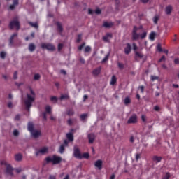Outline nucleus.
<instances>
[{
  "instance_id": "nucleus-1",
  "label": "nucleus",
  "mask_w": 179,
  "mask_h": 179,
  "mask_svg": "<svg viewBox=\"0 0 179 179\" xmlns=\"http://www.w3.org/2000/svg\"><path fill=\"white\" fill-rule=\"evenodd\" d=\"M30 94H27V99L24 101L26 106V110L30 111V107L31 104L36 100V93L33 91V89L30 88Z\"/></svg>"
},
{
  "instance_id": "nucleus-2",
  "label": "nucleus",
  "mask_w": 179,
  "mask_h": 179,
  "mask_svg": "<svg viewBox=\"0 0 179 179\" xmlns=\"http://www.w3.org/2000/svg\"><path fill=\"white\" fill-rule=\"evenodd\" d=\"M46 163H52V164H59L61 162H62V158L59 156H57L55 155H52V157H47L45 158Z\"/></svg>"
},
{
  "instance_id": "nucleus-3",
  "label": "nucleus",
  "mask_w": 179,
  "mask_h": 179,
  "mask_svg": "<svg viewBox=\"0 0 179 179\" xmlns=\"http://www.w3.org/2000/svg\"><path fill=\"white\" fill-rule=\"evenodd\" d=\"M10 30H13V29H16V30H19L20 29V22H19V18L15 17L13 18V20L10 22L9 24Z\"/></svg>"
},
{
  "instance_id": "nucleus-4",
  "label": "nucleus",
  "mask_w": 179,
  "mask_h": 179,
  "mask_svg": "<svg viewBox=\"0 0 179 179\" xmlns=\"http://www.w3.org/2000/svg\"><path fill=\"white\" fill-rule=\"evenodd\" d=\"M1 165L6 166V174H9L10 176H13V168H12V166L8 164L6 161H5V160L1 161Z\"/></svg>"
},
{
  "instance_id": "nucleus-5",
  "label": "nucleus",
  "mask_w": 179,
  "mask_h": 179,
  "mask_svg": "<svg viewBox=\"0 0 179 179\" xmlns=\"http://www.w3.org/2000/svg\"><path fill=\"white\" fill-rule=\"evenodd\" d=\"M41 48L48 50V51H55V46L51 43H42Z\"/></svg>"
},
{
  "instance_id": "nucleus-6",
  "label": "nucleus",
  "mask_w": 179,
  "mask_h": 179,
  "mask_svg": "<svg viewBox=\"0 0 179 179\" xmlns=\"http://www.w3.org/2000/svg\"><path fill=\"white\" fill-rule=\"evenodd\" d=\"M73 156L76 159H82V154L78 146L75 145L73 148Z\"/></svg>"
},
{
  "instance_id": "nucleus-7",
  "label": "nucleus",
  "mask_w": 179,
  "mask_h": 179,
  "mask_svg": "<svg viewBox=\"0 0 179 179\" xmlns=\"http://www.w3.org/2000/svg\"><path fill=\"white\" fill-rule=\"evenodd\" d=\"M138 30L139 28L136 26H134L132 31V39L133 40H138L139 39V34H138Z\"/></svg>"
},
{
  "instance_id": "nucleus-8",
  "label": "nucleus",
  "mask_w": 179,
  "mask_h": 179,
  "mask_svg": "<svg viewBox=\"0 0 179 179\" xmlns=\"http://www.w3.org/2000/svg\"><path fill=\"white\" fill-rule=\"evenodd\" d=\"M138 122V116L136 114L132 115L127 120V124H136Z\"/></svg>"
},
{
  "instance_id": "nucleus-9",
  "label": "nucleus",
  "mask_w": 179,
  "mask_h": 179,
  "mask_svg": "<svg viewBox=\"0 0 179 179\" xmlns=\"http://www.w3.org/2000/svg\"><path fill=\"white\" fill-rule=\"evenodd\" d=\"M113 38V34L107 33L106 36H103V40L105 43H110V39Z\"/></svg>"
},
{
  "instance_id": "nucleus-10",
  "label": "nucleus",
  "mask_w": 179,
  "mask_h": 179,
  "mask_svg": "<svg viewBox=\"0 0 179 179\" xmlns=\"http://www.w3.org/2000/svg\"><path fill=\"white\" fill-rule=\"evenodd\" d=\"M48 152V148H43L38 150L36 151V156H38V155H44L45 153H47Z\"/></svg>"
},
{
  "instance_id": "nucleus-11",
  "label": "nucleus",
  "mask_w": 179,
  "mask_h": 179,
  "mask_svg": "<svg viewBox=\"0 0 179 179\" xmlns=\"http://www.w3.org/2000/svg\"><path fill=\"white\" fill-rule=\"evenodd\" d=\"M95 167H97L98 170H101L103 169V161L99 159L94 163Z\"/></svg>"
},
{
  "instance_id": "nucleus-12",
  "label": "nucleus",
  "mask_w": 179,
  "mask_h": 179,
  "mask_svg": "<svg viewBox=\"0 0 179 179\" xmlns=\"http://www.w3.org/2000/svg\"><path fill=\"white\" fill-rule=\"evenodd\" d=\"M131 50L132 48L131 47V44L127 43V46L124 48V54H126V55H128L131 53Z\"/></svg>"
},
{
  "instance_id": "nucleus-13",
  "label": "nucleus",
  "mask_w": 179,
  "mask_h": 179,
  "mask_svg": "<svg viewBox=\"0 0 179 179\" xmlns=\"http://www.w3.org/2000/svg\"><path fill=\"white\" fill-rule=\"evenodd\" d=\"M171 12H173V6L169 5L165 8V13L166 15H171Z\"/></svg>"
},
{
  "instance_id": "nucleus-14",
  "label": "nucleus",
  "mask_w": 179,
  "mask_h": 179,
  "mask_svg": "<svg viewBox=\"0 0 179 179\" xmlns=\"http://www.w3.org/2000/svg\"><path fill=\"white\" fill-rule=\"evenodd\" d=\"M31 134L32 136H34V138H38L40 135H41V133L38 130H34L31 132Z\"/></svg>"
},
{
  "instance_id": "nucleus-15",
  "label": "nucleus",
  "mask_w": 179,
  "mask_h": 179,
  "mask_svg": "<svg viewBox=\"0 0 179 179\" xmlns=\"http://www.w3.org/2000/svg\"><path fill=\"white\" fill-rule=\"evenodd\" d=\"M96 136H94V134H88V139L90 143H93L94 142Z\"/></svg>"
},
{
  "instance_id": "nucleus-16",
  "label": "nucleus",
  "mask_w": 179,
  "mask_h": 179,
  "mask_svg": "<svg viewBox=\"0 0 179 179\" xmlns=\"http://www.w3.org/2000/svg\"><path fill=\"white\" fill-rule=\"evenodd\" d=\"M163 159V157H159L157 155H155L153 157H152V160L154 162H156L157 163H160V162H162V160Z\"/></svg>"
},
{
  "instance_id": "nucleus-17",
  "label": "nucleus",
  "mask_w": 179,
  "mask_h": 179,
  "mask_svg": "<svg viewBox=\"0 0 179 179\" xmlns=\"http://www.w3.org/2000/svg\"><path fill=\"white\" fill-rule=\"evenodd\" d=\"M138 58H140L141 59V58H143V54L138 52V51H136L135 52V59L136 61L138 60Z\"/></svg>"
},
{
  "instance_id": "nucleus-18",
  "label": "nucleus",
  "mask_w": 179,
  "mask_h": 179,
  "mask_svg": "<svg viewBox=\"0 0 179 179\" xmlns=\"http://www.w3.org/2000/svg\"><path fill=\"white\" fill-rule=\"evenodd\" d=\"M15 37H17V33H14V34L10 36L9 45H13V40L15 39Z\"/></svg>"
},
{
  "instance_id": "nucleus-19",
  "label": "nucleus",
  "mask_w": 179,
  "mask_h": 179,
  "mask_svg": "<svg viewBox=\"0 0 179 179\" xmlns=\"http://www.w3.org/2000/svg\"><path fill=\"white\" fill-rule=\"evenodd\" d=\"M100 72H101V67H98L93 70L92 73L93 75L97 76V75L100 74Z\"/></svg>"
},
{
  "instance_id": "nucleus-20",
  "label": "nucleus",
  "mask_w": 179,
  "mask_h": 179,
  "mask_svg": "<svg viewBox=\"0 0 179 179\" xmlns=\"http://www.w3.org/2000/svg\"><path fill=\"white\" fill-rule=\"evenodd\" d=\"M66 138L69 142H73V134L72 133H67Z\"/></svg>"
},
{
  "instance_id": "nucleus-21",
  "label": "nucleus",
  "mask_w": 179,
  "mask_h": 179,
  "mask_svg": "<svg viewBox=\"0 0 179 179\" xmlns=\"http://www.w3.org/2000/svg\"><path fill=\"white\" fill-rule=\"evenodd\" d=\"M15 159L16 162H22V159H23V155H22V154H16L15 155Z\"/></svg>"
},
{
  "instance_id": "nucleus-22",
  "label": "nucleus",
  "mask_w": 179,
  "mask_h": 179,
  "mask_svg": "<svg viewBox=\"0 0 179 179\" xmlns=\"http://www.w3.org/2000/svg\"><path fill=\"white\" fill-rule=\"evenodd\" d=\"M57 31H59V33H62V31H64L62 24H61L60 22H57Z\"/></svg>"
},
{
  "instance_id": "nucleus-23",
  "label": "nucleus",
  "mask_w": 179,
  "mask_h": 179,
  "mask_svg": "<svg viewBox=\"0 0 179 179\" xmlns=\"http://www.w3.org/2000/svg\"><path fill=\"white\" fill-rule=\"evenodd\" d=\"M28 131H29V132L31 133L34 131V125L33 124V123L28 124Z\"/></svg>"
},
{
  "instance_id": "nucleus-24",
  "label": "nucleus",
  "mask_w": 179,
  "mask_h": 179,
  "mask_svg": "<svg viewBox=\"0 0 179 179\" xmlns=\"http://www.w3.org/2000/svg\"><path fill=\"white\" fill-rule=\"evenodd\" d=\"M115 83H117V77H115V76H113L110 84L114 86Z\"/></svg>"
},
{
  "instance_id": "nucleus-25",
  "label": "nucleus",
  "mask_w": 179,
  "mask_h": 179,
  "mask_svg": "<svg viewBox=\"0 0 179 179\" xmlns=\"http://www.w3.org/2000/svg\"><path fill=\"white\" fill-rule=\"evenodd\" d=\"M34 50H36V45H34V43H30L29 45V50L31 52H33V51H34Z\"/></svg>"
},
{
  "instance_id": "nucleus-26",
  "label": "nucleus",
  "mask_w": 179,
  "mask_h": 179,
  "mask_svg": "<svg viewBox=\"0 0 179 179\" xmlns=\"http://www.w3.org/2000/svg\"><path fill=\"white\" fill-rule=\"evenodd\" d=\"M28 24L31 27H34V29H38V24L37 22L33 23L31 22H28Z\"/></svg>"
},
{
  "instance_id": "nucleus-27",
  "label": "nucleus",
  "mask_w": 179,
  "mask_h": 179,
  "mask_svg": "<svg viewBox=\"0 0 179 179\" xmlns=\"http://www.w3.org/2000/svg\"><path fill=\"white\" fill-rule=\"evenodd\" d=\"M113 23H108V22H103V27H106V29H108V28H110V27H111L112 26H113Z\"/></svg>"
},
{
  "instance_id": "nucleus-28",
  "label": "nucleus",
  "mask_w": 179,
  "mask_h": 179,
  "mask_svg": "<svg viewBox=\"0 0 179 179\" xmlns=\"http://www.w3.org/2000/svg\"><path fill=\"white\" fill-rule=\"evenodd\" d=\"M69 99V95L68 94H62L60 96V100H68Z\"/></svg>"
},
{
  "instance_id": "nucleus-29",
  "label": "nucleus",
  "mask_w": 179,
  "mask_h": 179,
  "mask_svg": "<svg viewBox=\"0 0 179 179\" xmlns=\"http://www.w3.org/2000/svg\"><path fill=\"white\" fill-rule=\"evenodd\" d=\"M59 153L62 154L65 152V145L62 144L59 147Z\"/></svg>"
},
{
  "instance_id": "nucleus-30",
  "label": "nucleus",
  "mask_w": 179,
  "mask_h": 179,
  "mask_svg": "<svg viewBox=\"0 0 179 179\" xmlns=\"http://www.w3.org/2000/svg\"><path fill=\"white\" fill-rule=\"evenodd\" d=\"M90 157V155L89 152H85L82 155V159H89Z\"/></svg>"
},
{
  "instance_id": "nucleus-31",
  "label": "nucleus",
  "mask_w": 179,
  "mask_h": 179,
  "mask_svg": "<svg viewBox=\"0 0 179 179\" xmlns=\"http://www.w3.org/2000/svg\"><path fill=\"white\" fill-rule=\"evenodd\" d=\"M146 36H148V33H146V31L143 32L141 34H139V37L140 38H141V40H143V38H146Z\"/></svg>"
},
{
  "instance_id": "nucleus-32",
  "label": "nucleus",
  "mask_w": 179,
  "mask_h": 179,
  "mask_svg": "<svg viewBox=\"0 0 179 179\" xmlns=\"http://www.w3.org/2000/svg\"><path fill=\"white\" fill-rule=\"evenodd\" d=\"M155 37H156V33L151 32L150 34V40H152V41H153Z\"/></svg>"
},
{
  "instance_id": "nucleus-33",
  "label": "nucleus",
  "mask_w": 179,
  "mask_h": 179,
  "mask_svg": "<svg viewBox=\"0 0 179 179\" xmlns=\"http://www.w3.org/2000/svg\"><path fill=\"white\" fill-rule=\"evenodd\" d=\"M170 177H171L170 173L166 172L165 175L162 177V179H170Z\"/></svg>"
},
{
  "instance_id": "nucleus-34",
  "label": "nucleus",
  "mask_w": 179,
  "mask_h": 179,
  "mask_svg": "<svg viewBox=\"0 0 179 179\" xmlns=\"http://www.w3.org/2000/svg\"><path fill=\"white\" fill-rule=\"evenodd\" d=\"M73 114H75L73 109H69V110H67V115H69V117L73 115Z\"/></svg>"
},
{
  "instance_id": "nucleus-35",
  "label": "nucleus",
  "mask_w": 179,
  "mask_h": 179,
  "mask_svg": "<svg viewBox=\"0 0 179 179\" xmlns=\"http://www.w3.org/2000/svg\"><path fill=\"white\" fill-rule=\"evenodd\" d=\"M124 104L126 106H128V104H131V99H129V97H126L124 99Z\"/></svg>"
},
{
  "instance_id": "nucleus-36",
  "label": "nucleus",
  "mask_w": 179,
  "mask_h": 179,
  "mask_svg": "<svg viewBox=\"0 0 179 179\" xmlns=\"http://www.w3.org/2000/svg\"><path fill=\"white\" fill-rule=\"evenodd\" d=\"M92 51V48L90 46H86L84 50V52L87 53Z\"/></svg>"
},
{
  "instance_id": "nucleus-37",
  "label": "nucleus",
  "mask_w": 179,
  "mask_h": 179,
  "mask_svg": "<svg viewBox=\"0 0 179 179\" xmlns=\"http://www.w3.org/2000/svg\"><path fill=\"white\" fill-rule=\"evenodd\" d=\"M80 120H82V121H85V120H86V118H87V114H82L80 116Z\"/></svg>"
},
{
  "instance_id": "nucleus-38",
  "label": "nucleus",
  "mask_w": 179,
  "mask_h": 179,
  "mask_svg": "<svg viewBox=\"0 0 179 179\" xmlns=\"http://www.w3.org/2000/svg\"><path fill=\"white\" fill-rule=\"evenodd\" d=\"M86 45V43H83L80 46H78V51H82L83 50V48Z\"/></svg>"
},
{
  "instance_id": "nucleus-39",
  "label": "nucleus",
  "mask_w": 179,
  "mask_h": 179,
  "mask_svg": "<svg viewBox=\"0 0 179 179\" xmlns=\"http://www.w3.org/2000/svg\"><path fill=\"white\" fill-rule=\"evenodd\" d=\"M153 22H154L155 24H157V22H159V16L155 15L153 17Z\"/></svg>"
},
{
  "instance_id": "nucleus-40",
  "label": "nucleus",
  "mask_w": 179,
  "mask_h": 179,
  "mask_svg": "<svg viewBox=\"0 0 179 179\" xmlns=\"http://www.w3.org/2000/svg\"><path fill=\"white\" fill-rule=\"evenodd\" d=\"M40 78H41V76H40V74H38V73L35 74L34 76V80H39Z\"/></svg>"
},
{
  "instance_id": "nucleus-41",
  "label": "nucleus",
  "mask_w": 179,
  "mask_h": 179,
  "mask_svg": "<svg viewBox=\"0 0 179 179\" xmlns=\"http://www.w3.org/2000/svg\"><path fill=\"white\" fill-rule=\"evenodd\" d=\"M157 51H159V52H163V49L162 48V45L158 44V45H157Z\"/></svg>"
},
{
  "instance_id": "nucleus-42",
  "label": "nucleus",
  "mask_w": 179,
  "mask_h": 179,
  "mask_svg": "<svg viewBox=\"0 0 179 179\" xmlns=\"http://www.w3.org/2000/svg\"><path fill=\"white\" fill-rule=\"evenodd\" d=\"M50 101H54L55 103H57V101H58V98H57V96H52L50 97Z\"/></svg>"
},
{
  "instance_id": "nucleus-43",
  "label": "nucleus",
  "mask_w": 179,
  "mask_h": 179,
  "mask_svg": "<svg viewBox=\"0 0 179 179\" xmlns=\"http://www.w3.org/2000/svg\"><path fill=\"white\" fill-rule=\"evenodd\" d=\"M5 57H6V53L5 52H1L0 57H1L3 59H5Z\"/></svg>"
},
{
  "instance_id": "nucleus-44",
  "label": "nucleus",
  "mask_w": 179,
  "mask_h": 179,
  "mask_svg": "<svg viewBox=\"0 0 179 179\" xmlns=\"http://www.w3.org/2000/svg\"><path fill=\"white\" fill-rule=\"evenodd\" d=\"M45 111H46V113H48V114H50L51 113V107L46 106L45 107Z\"/></svg>"
},
{
  "instance_id": "nucleus-45",
  "label": "nucleus",
  "mask_w": 179,
  "mask_h": 179,
  "mask_svg": "<svg viewBox=\"0 0 179 179\" xmlns=\"http://www.w3.org/2000/svg\"><path fill=\"white\" fill-rule=\"evenodd\" d=\"M157 79H159V76H151V80H152V82H155V80H157Z\"/></svg>"
},
{
  "instance_id": "nucleus-46",
  "label": "nucleus",
  "mask_w": 179,
  "mask_h": 179,
  "mask_svg": "<svg viewBox=\"0 0 179 179\" xmlns=\"http://www.w3.org/2000/svg\"><path fill=\"white\" fill-rule=\"evenodd\" d=\"M20 114L17 115L14 118V121H20Z\"/></svg>"
},
{
  "instance_id": "nucleus-47",
  "label": "nucleus",
  "mask_w": 179,
  "mask_h": 179,
  "mask_svg": "<svg viewBox=\"0 0 179 179\" xmlns=\"http://www.w3.org/2000/svg\"><path fill=\"white\" fill-rule=\"evenodd\" d=\"M82 41V34H79L77 37V43H80Z\"/></svg>"
},
{
  "instance_id": "nucleus-48",
  "label": "nucleus",
  "mask_w": 179,
  "mask_h": 179,
  "mask_svg": "<svg viewBox=\"0 0 179 179\" xmlns=\"http://www.w3.org/2000/svg\"><path fill=\"white\" fill-rule=\"evenodd\" d=\"M141 154H139V153L136 154V162H138V160H139V159H141Z\"/></svg>"
},
{
  "instance_id": "nucleus-49",
  "label": "nucleus",
  "mask_w": 179,
  "mask_h": 179,
  "mask_svg": "<svg viewBox=\"0 0 179 179\" xmlns=\"http://www.w3.org/2000/svg\"><path fill=\"white\" fill-rule=\"evenodd\" d=\"M13 135L14 136H19V131H17V129L14 130Z\"/></svg>"
},
{
  "instance_id": "nucleus-50",
  "label": "nucleus",
  "mask_w": 179,
  "mask_h": 179,
  "mask_svg": "<svg viewBox=\"0 0 179 179\" xmlns=\"http://www.w3.org/2000/svg\"><path fill=\"white\" fill-rule=\"evenodd\" d=\"M67 124L70 127L72 126V124H73V122L72 121V119H69L68 121H67Z\"/></svg>"
},
{
  "instance_id": "nucleus-51",
  "label": "nucleus",
  "mask_w": 179,
  "mask_h": 179,
  "mask_svg": "<svg viewBox=\"0 0 179 179\" xmlns=\"http://www.w3.org/2000/svg\"><path fill=\"white\" fill-rule=\"evenodd\" d=\"M42 116L43 117V120H45V121H46L47 120V113L45 112H43L42 113Z\"/></svg>"
},
{
  "instance_id": "nucleus-52",
  "label": "nucleus",
  "mask_w": 179,
  "mask_h": 179,
  "mask_svg": "<svg viewBox=\"0 0 179 179\" xmlns=\"http://www.w3.org/2000/svg\"><path fill=\"white\" fill-rule=\"evenodd\" d=\"M162 61H166V56H162V57L159 60V62H162Z\"/></svg>"
},
{
  "instance_id": "nucleus-53",
  "label": "nucleus",
  "mask_w": 179,
  "mask_h": 179,
  "mask_svg": "<svg viewBox=\"0 0 179 179\" xmlns=\"http://www.w3.org/2000/svg\"><path fill=\"white\" fill-rule=\"evenodd\" d=\"M95 13H96V15H100V14L101 13V10H100L99 8H96V9L95 10Z\"/></svg>"
},
{
  "instance_id": "nucleus-54",
  "label": "nucleus",
  "mask_w": 179,
  "mask_h": 179,
  "mask_svg": "<svg viewBox=\"0 0 179 179\" xmlns=\"http://www.w3.org/2000/svg\"><path fill=\"white\" fill-rule=\"evenodd\" d=\"M63 47H64V45H62V43H59L58 44V50H59V51H61L62 50Z\"/></svg>"
},
{
  "instance_id": "nucleus-55",
  "label": "nucleus",
  "mask_w": 179,
  "mask_h": 179,
  "mask_svg": "<svg viewBox=\"0 0 179 179\" xmlns=\"http://www.w3.org/2000/svg\"><path fill=\"white\" fill-rule=\"evenodd\" d=\"M133 50L134 52H136V51L138 50V46H136V43H133Z\"/></svg>"
},
{
  "instance_id": "nucleus-56",
  "label": "nucleus",
  "mask_w": 179,
  "mask_h": 179,
  "mask_svg": "<svg viewBox=\"0 0 179 179\" xmlns=\"http://www.w3.org/2000/svg\"><path fill=\"white\" fill-rule=\"evenodd\" d=\"M117 65L120 69H124V64L118 63Z\"/></svg>"
},
{
  "instance_id": "nucleus-57",
  "label": "nucleus",
  "mask_w": 179,
  "mask_h": 179,
  "mask_svg": "<svg viewBox=\"0 0 179 179\" xmlns=\"http://www.w3.org/2000/svg\"><path fill=\"white\" fill-rule=\"evenodd\" d=\"M138 89H140L141 93H143L144 90H145V87L143 85H141L138 87Z\"/></svg>"
},
{
  "instance_id": "nucleus-58",
  "label": "nucleus",
  "mask_w": 179,
  "mask_h": 179,
  "mask_svg": "<svg viewBox=\"0 0 179 179\" xmlns=\"http://www.w3.org/2000/svg\"><path fill=\"white\" fill-rule=\"evenodd\" d=\"M154 110L155 111H160V107H159V106H155Z\"/></svg>"
},
{
  "instance_id": "nucleus-59",
  "label": "nucleus",
  "mask_w": 179,
  "mask_h": 179,
  "mask_svg": "<svg viewBox=\"0 0 179 179\" xmlns=\"http://www.w3.org/2000/svg\"><path fill=\"white\" fill-rule=\"evenodd\" d=\"M94 13V11L90 8L88 9V14L89 15H93Z\"/></svg>"
},
{
  "instance_id": "nucleus-60",
  "label": "nucleus",
  "mask_w": 179,
  "mask_h": 179,
  "mask_svg": "<svg viewBox=\"0 0 179 179\" xmlns=\"http://www.w3.org/2000/svg\"><path fill=\"white\" fill-rule=\"evenodd\" d=\"M141 120H142L143 122H146V116L143 115L141 116Z\"/></svg>"
},
{
  "instance_id": "nucleus-61",
  "label": "nucleus",
  "mask_w": 179,
  "mask_h": 179,
  "mask_svg": "<svg viewBox=\"0 0 179 179\" xmlns=\"http://www.w3.org/2000/svg\"><path fill=\"white\" fill-rule=\"evenodd\" d=\"M174 64H176V65H178L179 64V58H176L174 59Z\"/></svg>"
},
{
  "instance_id": "nucleus-62",
  "label": "nucleus",
  "mask_w": 179,
  "mask_h": 179,
  "mask_svg": "<svg viewBox=\"0 0 179 179\" xmlns=\"http://www.w3.org/2000/svg\"><path fill=\"white\" fill-rule=\"evenodd\" d=\"M13 5H15V6L19 5V0H13Z\"/></svg>"
},
{
  "instance_id": "nucleus-63",
  "label": "nucleus",
  "mask_w": 179,
  "mask_h": 179,
  "mask_svg": "<svg viewBox=\"0 0 179 179\" xmlns=\"http://www.w3.org/2000/svg\"><path fill=\"white\" fill-rule=\"evenodd\" d=\"M13 79H17V71H15L13 74Z\"/></svg>"
},
{
  "instance_id": "nucleus-64",
  "label": "nucleus",
  "mask_w": 179,
  "mask_h": 179,
  "mask_svg": "<svg viewBox=\"0 0 179 179\" xmlns=\"http://www.w3.org/2000/svg\"><path fill=\"white\" fill-rule=\"evenodd\" d=\"M15 7H16V6L14 5V4L10 5V10H13V9H15Z\"/></svg>"
}]
</instances>
